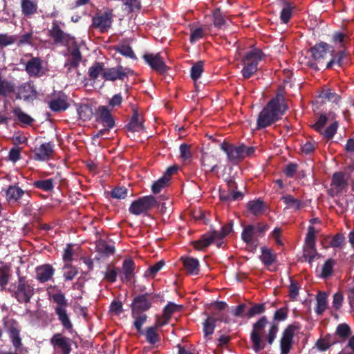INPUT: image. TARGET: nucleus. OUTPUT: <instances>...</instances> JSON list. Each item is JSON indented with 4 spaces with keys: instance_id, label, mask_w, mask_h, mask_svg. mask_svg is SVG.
I'll return each instance as SVG.
<instances>
[{
    "instance_id": "obj_1",
    "label": "nucleus",
    "mask_w": 354,
    "mask_h": 354,
    "mask_svg": "<svg viewBox=\"0 0 354 354\" xmlns=\"http://www.w3.org/2000/svg\"><path fill=\"white\" fill-rule=\"evenodd\" d=\"M288 109L285 97L281 93H277L259 113L257 120V129L266 128L279 121Z\"/></svg>"
},
{
    "instance_id": "obj_2",
    "label": "nucleus",
    "mask_w": 354,
    "mask_h": 354,
    "mask_svg": "<svg viewBox=\"0 0 354 354\" xmlns=\"http://www.w3.org/2000/svg\"><path fill=\"white\" fill-rule=\"evenodd\" d=\"M156 298L163 297L160 294L153 292H145L136 296L131 304V315L134 319L133 326L139 334H143L142 326L147 319V315L145 313L152 307V303Z\"/></svg>"
},
{
    "instance_id": "obj_3",
    "label": "nucleus",
    "mask_w": 354,
    "mask_h": 354,
    "mask_svg": "<svg viewBox=\"0 0 354 354\" xmlns=\"http://www.w3.org/2000/svg\"><path fill=\"white\" fill-rule=\"evenodd\" d=\"M3 324L15 349L14 352H9L8 354H24L27 352L23 347L19 322L12 318L6 317L3 319Z\"/></svg>"
},
{
    "instance_id": "obj_4",
    "label": "nucleus",
    "mask_w": 354,
    "mask_h": 354,
    "mask_svg": "<svg viewBox=\"0 0 354 354\" xmlns=\"http://www.w3.org/2000/svg\"><path fill=\"white\" fill-rule=\"evenodd\" d=\"M53 302L55 304L54 310L61 322L62 326L66 330H71L73 328V324L67 313V307L68 304L65 295L61 291L55 293L50 296Z\"/></svg>"
},
{
    "instance_id": "obj_5",
    "label": "nucleus",
    "mask_w": 354,
    "mask_h": 354,
    "mask_svg": "<svg viewBox=\"0 0 354 354\" xmlns=\"http://www.w3.org/2000/svg\"><path fill=\"white\" fill-rule=\"evenodd\" d=\"M35 293V285L32 280L26 277L19 276L16 285V289L12 296L20 304H28Z\"/></svg>"
},
{
    "instance_id": "obj_6",
    "label": "nucleus",
    "mask_w": 354,
    "mask_h": 354,
    "mask_svg": "<svg viewBox=\"0 0 354 354\" xmlns=\"http://www.w3.org/2000/svg\"><path fill=\"white\" fill-rule=\"evenodd\" d=\"M265 56L261 49L254 48L246 53L243 58V68L241 71L245 79L251 77L258 70L259 62Z\"/></svg>"
},
{
    "instance_id": "obj_7",
    "label": "nucleus",
    "mask_w": 354,
    "mask_h": 354,
    "mask_svg": "<svg viewBox=\"0 0 354 354\" xmlns=\"http://www.w3.org/2000/svg\"><path fill=\"white\" fill-rule=\"evenodd\" d=\"M158 205V201L152 195L138 198L129 206V212L133 215L147 214L148 212Z\"/></svg>"
},
{
    "instance_id": "obj_8",
    "label": "nucleus",
    "mask_w": 354,
    "mask_h": 354,
    "mask_svg": "<svg viewBox=\"0 0 354 354\" xmlns=\"http://www.w3.org/2000/svg\"><path fill=\"white\" fill-rule=\"evenodd\" d=\"M113 16V9L106 8L103 12L98 11L92 18V26L101 33L107 32L112 26Z\"/></svg>"
},
{
    "instance_id": "obj_9",
    "label": "nucleus",
    "mask_w": 354,
    "mask_h": 354,
    "mask_svg": "<svg viewBox=\"0 0 354 354\" xmlns=\"http://www.w3.org/2000/svg\"><path fill=\"white\" fill-rule=\"evenodd\" d=\"M55 354H71L72 351L73 339L63 334L55 333L50 339Z\"/></svg>"
},
{
    "instance_id": "obj_10",
    "label": "nucleus",
    "mask_w": 354,
    "mask_h": 354,
    "mask_svg": "<svg viewBox=\"0 0 354 354\" xmlns=\"http://www.w3.org/2000/svg\"><path fill=\"white\" fill-rule=\"evenodd\" d=\"M328 120V118L326 114H321L315 124L312 125V128L322 135L327 140H329L335 135L339 127V123L337 121H334L325 130H324V127L327 123Z\"/></svg>"
},
{
    "instance_id": "obj_11",
    "label": "nucleus",
    "mask_w": 354,
    "mask_h": 354,
    "mask_svg": "<svg viewBox=\"0 0 354 354\" xmlns=\"http://www.w3.org/2000/svg\"><path fill=\"white\" fill-rule=\"evenodd\" d=\"M267 324V317L266 316H263L253 324L250 338L253 344V348L256 352L265 348V345L261 342V333L265 328Z\"/></svg>"
},
{
    "instance_id": "obj_12",
    "label": "nucleus",
    "mask_w": 354,
    "mask_h": 354,
    "mask_svg": "<svg viewBox=\"0 0 354 354\" xmlns=\"http://www.w3.org/2000/svg\"><path fill=\"white\" fill-rule=\"evenodd\" d=\"M299 329L300 325L296 322L288 325L285 328L280 341L281 354H288L292 347L295 332Z\"/></svg>"
},
{
    "instance_id": "obj_13",
    "label": "nucleus",
    "mask_w": 354,
    "mask_h": 354,
    "mask_svg": "<svg viewBox=\"0 0 354 354\" xmlns=\"http://www.w3.org/2000/svg\"><path fill=\"white\" fill-rule=\"evenodd\" d=\"M143 59L153 71L159 74H165L170 69V68L165 64L163 58L159 53L156 55L146 53L143 55Z\"/></svg>"
},
{
    "instance_id": "obj_14",
    "label": "nucleus",
    "mask_w": 354,
    "mask_h": 354,
    "mask_svg": "<svg viewBox=\"0 0 354 354\" xmlns=\"http://www.w3.org/2000/svg\"><path fill=\"white\" fill-rule=\"evenodd\" d=\"M220 148L227 154L229 162L234 165L237 164L243 159L241 145L235 146L224 141L220 145Z\"/></svg>"
},
{
    "instance_id": "obj_15",
    "label": "nucleus",
    "mask_w": 354,
    "mask_h": 354,
    "mask_svg": "<svg viewBox=\"0 0 354 354\" xmlns=\"http://www.w3.org/2000/svg\"><path fill=\"white\" fill-rule=\"evenodd\" d=\"M313 58L317 64H323L329 57L330 53H333V48L325 42H320L310 48Z\"/></svg>"
},
{
    "instance_id": "obj_16",
    "label": "nucleus",
    "mask_w": 354,
    "mask_h": 354,
    "mask_svg": "<svg viewBox=\"0 0 354 354\" xmlns=\"http://www.w3.org/2000/svg\"><path fill=\"white\" fill-rule=\"evenodd\" d=\"M53 142L42 143L39 147H35L32 151L33 159L36 161H47L52 158L55 153Z\"/></svg>"
},
{
    "instance_id": "obj_17",
    "label": "nucleus",
    "mask_w": 354,
    "mask_h": 354,
    "mask_svg": "<svg viewBox=\"0 0 354 354\" xmlns=\"http://www.w3.org/2000/svg\"><path fill=\"white\" fill-rule=\"evenodd\" d=\"M131 72L129 68H124L121 65L116 67L106 68L102 73V77L105 80L115 81L117 80H123Z\"/></svg>"
},
{
    "instance_id": "obj_18",
    "label": "nucleus",
    "mask_w": 354,
    "mask_h": 354,
    "mask_svg": "<svg viewBox=\"0 0 354 354\" xmlns=\"http://www.w3.org/2000/svg\"><path fill=\"white\" fill-rule=\"evenodd\" d=\"M348 52L345 49L339 50L335 54L330 53V59L326 62V68H332V67L337 64L338 66L342 67L344 64L348 63Z\"/></svg>"
},
{
    "instance_id": "obj_19",
    "label": "nucleus",
    "mask_w": 354,
    "mask_h": 354,
    "mask_svg": "<svg viewBox=\"0 0 354 354\" xmlns=\"http://www.w3.org/2000/svg\"><path fill=\"white\" fill-rule=\"evenodd\" d=\"M55 270L50 264L46 263L35 268V279L40 283L50 281L55 274Z\"/></svg>"
},
{
    "instance_id": "obj_20",
    "label": "nucleus",
    "mask_w": 354,
    "mask_h": 354,
    "mask_svg": "<svg viewBox=\"0 0 354 354\" xmlns=\"http://www.w3.org/2000/svg\"><path fill=\"white\" fill-rule=\"evenodd\" d=\"M48 35L52 37L55 44H64L69 40V35L65 33L59 26V22L54 20L52 28L48 30Z\"/></svg>"
},
{
    "instance_id": "obj_21",
    "label": "nucleus",
    "mask_w": 354,
    "mask_h": 354,
    "mask_svg": "<svg viewBox=\"0 0 354 354\" xmlns=\"http://www.w3.org/2000/svg\"><path fill=\"white\" fill-rule=\"evenodd\" d=\"M279 1H281V5L279 19L282 24H287L293 17V12L296 9V5L288 0Z\"/></svg>"
},
{
    "instance_id": "obj_22",
    "label": "nucleus",
    "mask_w": 354,
    "mask_h": 354,
    "mask_svg": "<svg viewBox=\"0 0 354 354\" xmlns=\"http://www.w3.org/2000/svg\"><path fill=\"white\" fill-rule=\"evenodd\" d=\"M37 91L30 84H23L18 88L16 99H23L26 102H32L36 97Z\"/></svg>"
},
{
    "instance_id": "obj_23",
    "label": "nucleus",
    "mask_w": 354,
    "mask_h": 354,
    "mask_svg": "<svg viewBox=\"0 0 354 354\" xmlns=\"http://www.w3.org/2000/svg\"><path fill=\"white\" fill-rule=\"evenodd\" d=\"M82 59V56L80 49L77 47L73 48L71 51V57L67 59L64 64L66 73L68 74L73 70L77 71Z\"/></svg>"
},
{
    "instance_id": "obj_24",
    "label": "nucleus",
    "mask_w": 354,
    "mask_h": 354,
    "mask_svg": "<svg viewBox=\"0 0 354 354\" xmlns=\"http://www.w3.org/2000/svg\"><path fill=\"white\" fill-rule=\"evenodd\" d=\"M97 120L103 124L104 127L113 128L115 120L111 114L110 110L105 106H100L97 109Z\"/></svg>"
},
{
    "instance_id": "obj_25",
    "label": "nucleus",
    "mask_w": 354,
    "mask_h": 354,
    "mask_svg": "<svg viewBox=\"0 0 354 354\" xmlns=\"http://www.w3.org/2000/svg\"><path fill=\"white\" fill-rule=\"evenodd\" d=\"M142 118H140L139 112L137 109H133V115L130 122L127 124L126 127L128 131L131 132H139L145 130Z\"/></svg>"
},
{
    "instance_id": "obj_26",
    "label": "nucleus",
    "mask_w": 354,
    "mask_h": 354,
    "mask_svg": "<svg viewBox=\"0 0 354 354\" xmlns=\"http://www.w3.org/2000/svg\"><path fill=\"white\" fill-rule=\"evenodd\" d=\"M216 239L214 234L212 231L202 235L200 239L192 241V244L195 250H203L213 243Z\"/></svg>"
},
{
    "instance_id": "obj_27",
    "label": "nucleus",
    "mask_w": 354,
    "mask_h": 354,
    "mask_svg": "<svg viewBox=\"0 0 354 354\" xmlns=\"http://www.w3.org/2000/svg\"><path fill=\"white\" fill-rule=\"evenodd\" d=\"M42 61L39 57H32L26 64V71L30 77H40Z\"/></svg>"
},
{
    "instance_id": "obj_28",
    "label": "nucleus",
    "mask_w": 354,
    "mask_h": 354,
    "mask_svg": "<svg viewBox=\"0 0 354 354\" xmlns=\"http://www.w3.org/2000/svg\"><path fill=\"white\" fill-rule=\"evenodd\" d=\"M247 209L254 216L262 215L266 210V204L260 198L250 201L246 204Z\"/></svg>"
},
{
    "instance_id": "obj_29",
    "label": "nucleus",
    "mask_w": 354,
    "mask_h": 354,
    "mask_svg": "<svg viewBox=\"0 0 354 354\" xmlns=\"http://www.w3.org/2000/svg\"><path fill=\"white\" fill-rule=\"evenodd\" d=\"M48 105L49 108L55 112L64 111L69 106V104L67 102V96L65 95L53 98L49 102Z\"/></svg>"
},
{
    "instance_id": "obj_30",
    "label": "nucleus",
    "mask_w": 354,
    "mask_h": 354,
    "mask_svg": "<svg viewBox=\"0 0 354 354\" xmlns=\"http://www.w3.org/2000/svg\"><path fill=\"white\" fill-rule=\"evenodd\" d=\"M339 343L334 334H326L324 337L319 338L316 342V346L320 351H326L331 346Z\"/></svg>"
},
{
    "instance_id": "obj_31",
    "label": "nucleus",
    "mask_w": 354,
    "mask_h": 354,
    "mask_svg": "<svg viewBox=\"0 0 354 354\" xmlns=\"http://www.w3.org/2000/svg\"><path fill=\"white\" fill-rule=\"evenodd\" d=\"M22 14L30 17L37 12V2L34 0H20Z\"/></svg>"
},
{
    "instance_id": "obj_32",
    "label": "nucleus",
    "mask_w": 354,
    "mask_h": 354,
    "mask_svg": "<svg viewBox=\"0 0 354 354\" xmlns=\"http://www.w3.org/2000/svg\"><path fill=\"white\" fill-rule=\"evenodd\" d=\"M256 232L254 225H248L243 227L241 239L247 245H254L256 243Z\"/></svg>"
},
{
    "instance_id": "obj_33",
    "label": "nucleus",
    "mask_w": 354,
    "mask_h": 354,
    "mask_svg": "<svg viewBox=\"0 0 354 354\" xmlns=\"http://www.w3.org/2000/svg\"><path fill=\"white\" fill-rule=\"evenodd\" d=\"M181 260L186 271L189 274L196 275L199 273V261L193 257H182Z\"/></svg>"
},
{
    "instance_id": "obj_34",
    "label": "nucleus",
    "mask_w": 354,
    "mask_h": 354,
    "mask_svg": "<svg viewBox=\"0 0 354 354\" xmlns=\"http://www.w3.org/2000/svg\"><path fill=\"white\" fill-rule=\"evenodd\" d=\"M136 265L131 259H125L122 263V270L124 277H122L123 281H129L134 275Z\"/></svg>"
},
{
    "instance_id": "obj_35",
    "label": "nucleus",
    "mask_w": 354,
    "mask_h": 354,
    "mask_svg": "<svg viewBox=\"0 0 354 354\" xmlns=\"http://www.w3.org/2000/svg\"><path fill=\"white\" fill-rule=\"evenodd\" d=\"M261 250V255L259 259L266 267L269 268L277 261V255L272 250L262 247Z\"/></svg>"
},
{
    "instance_id": "obj_36",
    "label": "nucleus",
    "mask_w": 354,
    "mask_h": 354,
    "mask_svg": "<svg viewBox=\"0 0 354 354\" xmlns=\"http://www.w3.org/2000/svg\"><path fill=\"white\" fill-rule=\"evenodd\" d=\"M351 327L347 324L343 323L337 326L335 333L333 334L339 340V343H342L351 336Z\"/></svg>"
},
{
    "instance_id": "obj_37",
    "label": "nucleus",
    "mask_w": 354,
    "mask_h": 354,
    "mask_svg": "<svg viewBox=\"0 0 354 354\" xmlns=\"http://www.w3.org/2000/svg\"><path fill=\"white\" fill-rule=\"evenodd\" d=\"M201 164L205 171L214 172L217 168V160L214 156L212 154H203Z\"/></svg>"
},
{
    "instance_id": "obj_38",
    "label": "nucleus",
    "mask_w": 354,
    "mask_h": 354,
    "mask_svg": "<svg viewBox=\"0 0 354 354\" xmlns=\"http://www.w3.org/2000/svg\"><path fill=\"white\" fill-rule=\"evenodd\" d=\"M303 257L306 261L311 264L313 261L320 259L322 255L317 252L316 245H304Z\"/></svg>"
},
{
    "instance_id": "obj_39",
    "label": "nucleus",
    "mask_w": 354,
    "mask_h": 354,
    "mask_svg": "<svg viewBox=\"0 0 354 354\" xmlns=\"http://www.w3.org/2000/svg\"><path fill=\"white\" fill-rule=\"evenodd\" d=\"M331 185L335 186L337 192H342L345 187H347L348 183L345 179V174L344 172H335L332 176Z\"/></svg>"
},
{
    "instance_id": "obj_40",
    "label": "nucleus",
    "mask_w": 354,
    "mask_h": 354,
    "mask_svg": "<svg viewBox=\"0 0 354 354\" xmlns=\"http://www.w3.org/2000/svg\"><path fill=\"white\" fill-rule=\"evenodd\" d=\"M6 193L7 200L9 202H17L21 198L24 194V191L17 185H10L6 189Z\"/></svg>"
},
{
    "instance_id": "obj_41",
    "label": "nucleus",
    "mask_w": 354,
    "mask_h": 354,
    "mask_svg": "<svg viewBox=\"0 0 354 354\" xmlns=\"http://www.w3.org/2000/svg\"><path fill=\"white\" fill-rule=\"evenodd\" d=\"M15 90L14 83L0 77V97H8L14 93Z\"/></svg>"
},
{
    "instance_id": "obj_42",
    "label": "nucleus",
    "mask_w": 354,
    "mask_h": 354,
    "mask_svg": "<svg viewBox=\"0 0 354 354\" xmlns=\"http://www.w3.org/2000/svg\"><path fill=\"white\" fill-rule=\"evenodd\" d=\"M315 312L317 315H322L327 307V295L325 292H319L316 297Z\"/></svg>"
},
{
    "instance_id": "obj_43",
    "label": "nucleus",
    "mask_w": 354,
    "mask_h": 354,
    "mask_svg": "<svg viewBox=\"0 0 354 354\" xmlns=\"http://www.w3.org/2000/svg\"><path fill=\"white\" fill-rule=\"evenodd\" d=\"M281 200L288 208L292 209L295 211L299 210L304 206L303 203L300 200L294 198L290 194L282 196Z\"/></svg>"
},
{
    "instance_id": "obj_44",
    "label": "nucleus",
    "mask_w": 354,
    "mask_h": 354,
    "mask_svg": "<svg viewBox=\"0 0 354 354\" xmlns=\"http://www.w3.org/2000/svg\"><path fill=\"white\" fill-rule=\"evenodd\" d=\"M96 250L105 256H109L114 254L115 248L107 244L106 241L100 239L96 242Z\"/></svg>"
},
{
    "instance_id": "obj_45",
    "label": "nucleus",
    "mask_w": 354,
    "mask_h": 354,
    "mask_svg": "<svg viewBox=\"0 0 354 354\" xmlns=\"http://www.w3.org/2000/svg\"><path fill=\"white\" fill-rule=\"evenodd\" d=\"M32 185L35 188L39 189L44 192H51L54 189V180L48 178L34 181Z\"/></svg>"
},
{
    "instance_id": "obj_46",
    "label": "nucleus",
    "mask_w": 354,
    "mask_h": 354,
    "mask_svg": "<svg viewBox=\"0 0 354 354\" xmlns=\"http://www.w3.org/2000/svg\"><path fill=\"white\" fill-rule=\"evenodd\" d=\"M266 309L264 303L255 304L248 308L245 314V317L250 319L254 316L261 315L266 311Z\"/></svg>"
},
{
    "instance_id": "obj_47",
    "label": "nucleus",
    "mask_w": 354,
    "mask_h": 354,
    "mask_svg": "<svg viewBox=\"0 0 354 354\" xmlns=\"http://www.w3.org/2000/svg\"><path fill=\"white\" fill-rule=\"evenodd\" d=\"M157 329L155 326H150L146 328L142 335H145L147 342L150 344H155L160 341L159 335L157 333Z\"/></svg>"
},
{
    "instance_id": "obj_48",
    "label": "nucleus",
    "mask_w": 354,
    "mask_h": 354,
    "mask_svg": "<svg viewBox=\"0 0 354 354\" xmlns=\"http://www.w3.org/2000/svg\"><path fill=\"white\" fill-rule=\"evenodd\" d=\"M212 17L213 24L216 28L221 29L226 24L225 17L223 15L220 8L214 10L212 12Z\"/></svg>"
},
{
    "instance_id": "obj_49",
    "label": "nucleus",
    "mask_w": 354,
    "mask_h": 354,
    "mask_svg": "<svg viewBox=\"0 0 354 354\" xmlns=\"http://www.w3.org/2000/svg\"><path fill=\"white\" fill-rule=\"evenodd\" d=\"M217 319L208 317L203 322V333L205 337L212 335L214 333Z\"/></svg>"
},
{
    "instance_id": "obj_50",
    "label": "nucleus",
    "mask_w": 354,
    "mask_h": 354,
    "mask_svg": "<svg viewBox=\"0 0 354 354\" xmlns=\"http://www.w3.org/2000/svg\"><path fill=\"white\" fill-rule=\"evenodd\" d=\"M104 70V64L96 62L88 68V74L91 79L95 80Z\"/></svg>"
},
{
    "instance_id": "obj_51",
    "label": "nucleus",
    "mask_w": 354,
    "mask_h": 354,
    "mask_svg": "<svg viewBox=\"0 0 354 354\" xmlns=\"http://www.w3.org/2000/svg\"><path fill=\"white\" fill-rule=\"evenodd\" d=\"M113 49L115 52L119 53L127 57L133 59L136 58V55L129 44H119L114 46Z\"/></svg>"
},
{
    "instance_id": "obj_52",
    "label": "nucleus",
    "mask_w": 354,
    "mask_h": 354,
    "mask_svg": "<svg viewBox=\"0 0 354 354\" xmlns=\"http://www.w3.org/2000/svg\"><path fill=\"white\" fill-rule=\"evenodd\" d=\"M335 265V261L334 259H327L322 266L321 277L323 279H327L330 277L333 274V267Z\"/></svg>"
},
{
    "instance_id": "obj_53",
    "label": "nucleus",
    "mask_w": 354,
    "mask_h": 354,
    "mask_svg": "<svg viewBox=\"0 0 354 354\" xmlns=\"http://www.w3.org/2000/svg\"><path fill=\"white\" fill-rule=\"evenodd\" d=\"M183 306L176 304L173 302H169L163 308L162 314L164 317L171 319L172 315L176 312L181 311Z\"/></svg>"
},
{
    "instance_id": "obj_54",
    "label": "nucleus",
    "mask_w": 354,
    "mask_h": 354,
    "mask_svg": "<svg viewBox=\"0 0 354 354\" xmlns=\"http://www.w3.org/2000/svg\"><path fill=\"white\" fill-rule=\"evenodd\" d=\"M77 113L80 118L84 121L91 120L93 116V110L87 104L81 105L77 109Z\"/></svg>"
},
{
    "instance_id": "obj_55",
    "label": "nucleus",
    "mask_w": 354,
    "mask_h": 354,
    "mask_svg": "<svg viewBox=\"0 0 354 354\" xmlns=\"http://www.w3.org/2000/svg\"><path fill=\"white\" fill-rule=\"evenodd\" d=\"M12 112L21 122L28 125H30L32 123L33 119L29 115L23 112L20 108L14 109Z\"/></svg>"
},
{
    "instance_id": "obj_56",
    "label": "nucleus",
    "mask_w": 354,
    "mask_h": 354,
    "mask_svg": "<svg viewBox=\"0 0 354 354\" xmlns=\"http://www.w3.org/2000/svg\"><path fill=\"white\" fill-rule=\"evenodd\" d=\"M233 229V221H230L227 224L223 225L221 227L220 231L213 230V233L216 238L224 239L227 235H228Z\"/></svg>"
},
{
    "instance_id": "obj_57",
    "label": "nucleus",
    "mask_w": 354,
    "mask_h": 354,
    "mask_svg": "<svg viewBox=\"0 0 354 354\" xmlns=\"http://www.w3.org/2000/svg\"><path fill=\"white\" fill-rule=\"evenodd\" d=\"M122 1L126 6L125 9L129 12H138L141 8L140 0H122Z\"/></svg>"
},
{
    "instance_id": "obj_58",
    "label": "nucleus",
    "mask_w": 354,
    "mask_h": 354,
    "mask_svg": "<svg viewBox=\"0 0 354 354\" xmlns=\"http://www.w3.org/2000/svg\"><path fill=\"white\" fill-rule=\"evenodd\" d=\"M168 182L167 176H162L153 183L151 186L152 192L155 194H158L167 185Z\"/></svg>"
},
{
    "instance_id": "obj_59",
    "label": "nucleus",
    "mask_w": 354,
    "mask_h": 354,
    "mask_svg": "<svg viewBox=\"0 0 354 354\" xmlns=\"http://www.w3.org/2000/svg\"><path fill=\"white\" fill-rule=\"evenodd\" d=\"M203 72V62H198L191 68V77L194 81L197 80Z\"/></svg>"
},
{
    "instance_id": "obj_60",
    "label": "nucleus",
    "mask_w": 354,
    "mask_h": 354,
    "mask_svg": "<svg viewBox=\"0 0 354 354\" xmlns=\"http://www.w3.org/2000/svg\"><path fill=\"white\" fill-rule=\"evenodd\" d=\"M348 40V37L347 35L341 32H335L333 35L332 41L333 43L340 45V47L344 48L346 43Z\"/></svg>"
},
{
    "instance_id": "obj_61",
    "label": "nucleus",
    "mask_w": 354,
    "mask_h": 354,
    "mask_svg": "<svg viewBox=\"0 0 354 354\" xmlns=\"http://www.w3.org/2000/svg\"><path fill=\"white\" fill-rule=\"evenodd\" d=\"M128 189L125 187H116L111 192V196L116 199H124L127 196Z\"/></svg>"
},
{
    "instance_id": "obj_62",
    "label": "nucleus",
    "mask_w": 354,
    "mask_h": 354,
    "mask_svg": "<svg viewBox=\"0 0 354 354\" xmlns=\"http://www.w3.org/2000/svg\"><path fill=\"white\" fill-rule=\"evenodd\" d=\"M118 268L113 267L111 268L110 266H107L106 271L104 273V279L109 283H114L117 280Z\"/></svg>"
},
{
    "instance_id": "obj_63",
    "label": "nucleus",
    "mask_w": 354,
    "mask_h": 354,
    "mask_svg": "<svg viewBox=\"0 0 354 354\" xmlns=\"http://www.w3.org/2000/svg\"><path fill=\"white\" fill-rule=\"evenodd\" d=\"M345 241L344 236L341 233H337L333 236L329 242V245L331 248H342Z\"/></svg>"
},
{
    "instance_id": "obj_64",
    "label": "nucleus",
    "mask_w": 354,
    "mask_h": 354,
    "mask_svg": "<svg viewBox=\"0 0 354 354\" xmlns=\"http://www.w3.org/2000/svg\"><path fill=\"white\" fill-rule=\"evenodd\" d=\"M319 97L326 99L329 102L335 103L338 102L340 99V97L338 94H337L335 92H332V91L330 89L323 91L319 95Z\"/></svg>"
}]
</instances>
